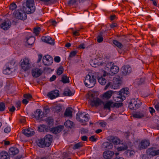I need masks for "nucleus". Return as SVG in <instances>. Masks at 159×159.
Masks as SVG:
<instances>
[{
    "mask_svg": "<svg viewBox=\"0 0 159 159\" xmlns=\"http://www.w3.org/2000/svg\"><path fill=\"white\" fill-rule=\"evenodd\" d=\"M46 122L50 126L52 125L53 124L54 120L51 117H48L46 120Z\"/></svg>",
    "mask_w": 159,
    "mask_h": 159,
    "instance_id": "38",
    "label": "nucleus"
},
{
    "mask_svg": "<svg viewBox=\"0 0 159 159\" xmlns=\"http://www.w3.org/2000/svg\"><path fill=\"white\" fill-rule=\"evenodd\" d=\"M127 148V147L125 145H123L120 146L118 148H117V150L118 151H123L126 150Z\"/></svg>",
    "mask_w": 159,
    "mask_h": 159,
    "instance_id": "50",
    "label": "nucleus"
},
{
    "mask_svg": "<svg viewBox=\"0 0 159 159\" xmlns=\"http://www.w3.org/2000/svg\"><path fill=\"white\" fill-rule=\"evenodd\" d=\"M114 154V152L111 151H105L103 154L104 159H111Z\"/></svg>",
    "mask_w": 159,
    "mask_h": 159,
    "instance_id": "20",
    "label": "nucleus"
},
{
    "mask_svg": "<svg viewBox=\"0 0 159 159\" xmlns=\"http://www.w3.org/2000/svg\"><path fill=\"white\" fill-rule=\"evenodd\" d=\"M70 29H71L72 31V34L74 36H78L80 35V34L79 33V32L80 30H76L75 31H74L73 28H71Z\"/></svg>",
    "mask_w": 159,
    "mask_h": 159,
    "instance_id": "45",
    "label": "nucleus"
},
{
    "mask_svg": "<svg viewBox=\"0 0 159 159\" xmlns=\"http://www.w3.org/2000/svg\"><path fill=\"white\" fill-rule=\"evenodd\" d=\"M43 63L46 66H49L53 63V60L52 57L48 55L44 56L43 59Z\"/></svg>",
    "mask_w": 159,
    "mask_h": 159,
    "instance_id": "10",
    "label": "nucleus"
},
{
    "mask_svg": "<svg viewBox=\"0 0 159 159\" xmlns=\"http://www.w3.org/2000/svg\"><path fill=\"white\" fill-rule=\"evenodd\" d=\"M121 85L120 82L116 78H114L112 82H109L106 85L105 89H107L108 88L113 89H116L119 88Z\"/></svg>",
    "mask_w": 159,
    "mask_h": 159,
    "instance_id": "5",
    "label": "nucleus"
},
{
    "mask_svg": "<svg viewBox=\"0 0 159 159\" xmlns=\"http://www.w3.org/2000/svg\"><path fill=\"white\" fill-rule=\"evenodd\" d=\"M89 140L91 141L94 142L96 140L94 136H92L89 137Z\"/></svg>",
    "mask_w": 159,
    "mask_h": 159,
    "instance_id": "56",
    "label": "nucleus"
},
{
    "mask_svg": "<svg viewBox=\"0 0 159 159\" xmlns=\"http://www.w3.org/2000/svg\"><path fill=\"white\" fill-rule=\"evenodd\" d=\"M76 119L82 125H87L86 122L89 120V115L88 114H86L85 112H80L77 114Z\"/></svg>",
    "mask_w": 159,
    "mask_h": 159,
    "instance_id": "4",
    "label": "nucleus"
},
{
    "mask_svg": "<svg viewBox=\"0 0 159 159\" xmlns=\"http://www.w3.org/2000/svg\"><path fill=\"white\" fill-rule=\"evenodd\" d=\"M52 140V135L48 134L46 135L43 139H38L36 141V143L40 148L49 147L51 144Z\"/></svg>",
    "mask_w": 159,
    "mask_h": 159,
    "instance_id": "2",
    "label": "nucleus"
},
{
    "mask_svg": "<svg viewBox=\"0 0 159 159\" xmlns=\"http://www.w3.org/2000/svg\"><path fill=\"white\" fill-rule=\"evenodd\" d=\"M123 75L129 74L132 71V69L129 65H125L123 66L121 69Z\"/></svg>",
    "mask_w": 159,
    "mask_h": 159,
    "instance_id": "11",
    "label": "nucleus"
},
{
    "mask_svg": "<svg viewBox=\"0 0 159 159\" xmlns=\"http://www.w3.org/2000/svg\"><path fill=\"white\" fill-rule=\"evenodd\" d=\"M11 68L8 67L4 70L3 71V73L5 74H9L10 72Z\"/></svg>",
    "mask_w": 159,
    "mask_h": 159,
    "instance_id": "52",
    "label": "nucleus"
},
{
    "mask_svg": "<svg viewBox=\"0 0 159 159\" xmlns=\"http://www.w3.org/2000/svg\"><path fill=\"white\" fill-rule=\"evenodd\" d=\"M24 97L25 98L28 99H30L32 98L31 95L29 94H25L24 95Z\"/></svg>",
    "mask_w": 159,
    "mask_h": 159,
    "instance_id": "54",
    "label": "nucleus"
},
{
    "mask_svg": "<svg viewBox=\"0 0 159 159\" xmlns=\"http://www.w3.org/2000/svg\"><path fill=\"white\" fill-rule=\"evenodd\" d=\"M59 95V91L58 90H55L49 92L48 96L51 99H53L58 97Z\"/></svg>",
    "mask_w": 159,
    "mask_h": 159,
    "instance_id": "15",
    "label": "nucleus"
},
{
    "mask_svg": "<svg viewBox=\"0 0 159 159\" xmlns=\"http://www.w3.org/2000/svg\"><path fill=\"white\" fill-rule=\"evenodd\" d=\"M54 61L57 62H59L60 61V58L59 57H56L54 58Z\"/></svg>",
    "mask_w": 159,
    "mask_h": 159,
    "instance_id": "57",
    "label": "nucleus"
},
{
    "mask_svg": "<svg viewBox=\"0 0 159 159\" xmlns=\"http://www.w3.org/2000/svg\"><path fill=\"white\" fill-rule=\"evenodd\" d=\"M35 10L34 0H27L25 7L23 6V10L20 9L16 11L15 16L16 19L24 20L27 18V15L25 11L28 14H29L33 13Z\"/></svg>",
    "mask_w": 159,
    "mask_h": 159,
    "instance_id": "1",
    "label": "nucleus"
},
{
    "mask_svg": "<svg viewBox=\"0 0 159 159\" xmlns=\"http://www.w3.org/2000/svg\"><path fill=\"white\" fill-rule=\"evenodd\" d=\"M61 81L64 83H69L70 82L69 78L65 75L62 76Z\"/></svg>",
    "mask_w": 159,
    "mask_h": 159,
    "instance_id": "40",
    "label": "nucleus"
},
{
    "mask_svg": "<svg viewBox=\"0 0 159 159\" xmlns=\"http://www.w3.org/2000/svg\"><path fill=\"white\" fill-rule=\"evenodd\" d=\"M77 53V52L75 51H72L70 52V54L69 56L68 59L70 60L71 58L75 57Z\"/></svg>",
    "mask_w": 159,
    "mask_h": 159,
    "instance_id": "46",
    "label": "nucleus"
},
{
    "mask_svg": "<svg viewBox=\"0 0 159 159\" xmlns=\"http://www.w3.org/2000/svg\"><path fill=\"white\" fill-rule=\"evenodd\" d=\"M113 44L119 48H121L123 47V45L120 42L116 40L113 41Z\"/></svg>",
    "mask_w": 159,
    "mask_h": 159,
    "instance_id": "37",
    "label": "nucleus"
},
{
    "mask_svg": "<svg viewBox=\"0 0 159 159\" xmlns=\"http://www.w3.org/2000/svg\"><path fill=\"white\" fill-rule=\"evenodd\" d=\"M42 72L43 71L41 70L39 68H35L32 70V74L34 77L37 78L41 75Z\"/></svg>",
    "mask_w": 159,
    "mask_h": 159,
    "instance_id": "17",
    "label": "nucleus"
},
{
    "mask_svg": "<svg viewBox=\"0 0 159 159\" xmlns=\"http://www.w3.org/2000/svg\"><path fill=\"white\" fill-rule=\"evenodd\" d=\"M81 139L83 141H86L87 140L88 137L86 136H83L81 137Z\"/></svg>",
    "mask_w": 159,
    "mask_h": 159,
    "instance_id": "62",
    "label": "nucleus"
},
{
    "mask_svg": "<svg viewBox=\"0 0 159 159\" xmlns=\"http://www.w3.org/2000/svg\"><path fill=\"white\" fill-rule=\"evenodd\" d=\"M109 25L111 28H112L116 27L117 26V24L116 23H112Z\"/></svg>",
    "mask_w": 159,
    "mask_h": 159,
    "instance_id": "63",
    "label": "nucleus"
},
{
    "mask_svg": "<svg viewBox=\"0 0 159 159\" xmlns=\"http://www.w3.org/2000/svg\"><path fill=\"white\" fill-rule=\"evenodd\" d=\"M9 152L10 155L14 156L18 153L19 150L16 147H11L9 149Z\"/></svg>",
    "mask_w": 159,
    "mask_h": 159,
    "instance_id": "23",
    "label": "nucleus"
},
{
    "mask_svg": "<svg viewBox=\"0 0 159 159\" xmlns=\"http://www.w3.org/2000/svg\"><path fill=\"white\" fill-rule=\"evenodd\" d=\"M63 126H59L52 129V131L54 134H56L60 132L63 128Z\"/></svg>",
    "mask_w": 159,
    "mask_h": 159,
    "instance_id": "26",
    "label": "nucleus"
},
{
    "mask_svg": "<svg viewBox=\"0 0 159 159\" xmlns=\"http://www.w3.org/2000/svg\"><path fill=\"white\" fill-rule=\"evenodd\" d=\"M45 127L44 125H40L38 127V130L40 132H42L44 131V129Z\"/></svg>",
    "mask_w": 159,
    "mask_h": 159,
    "instance_id": "48",
    "label": "nucleus"
},
{
    "mask_svg": "<svg viewBox=\"0 0 159 159\" xmlns=\"http://www.w3.org/2000/svg\"><path fill=\"white\" fill-rule=\"evenodd\" d=\"M56 78V76H55V75H53L50 78V80L51 81H54L55 80Z\"/></svg>",
    "mask_w": 159,
    "mask_h": 159,
    "instance_id": "64",
    "label": "nucleus"
},
{
    "mask_svg": "<svg viewBox=\"0 0 159 159\" xmlns=\"http://www.w3.org/2000/svg\"><path fill=\"white\" fill-rule=\"evenodd\" d=\"M41 30V29L39 27L35 28L34 29V33L36 35H38Z\"/></svg>",
    "mask_w": 159,
    "mask_h": 159,
    "instance_id": "47",
    "label": "nucleus"
},
{
    "mask_svg": "<svg viewBox=\"0 0 159 159\" xmlns=\"http://www.w3.org/2000/svg\"><path fill=\"white\" fill-rule=\"evenodd\" d=\"M42 40L43 41L50 44L53 45L54 42L52 38L48 36H43L42 37Z\"/></svg>",
    "mask_w": 159,
    "mask_h": 159,
    "instance_id": "18",
    "label": "nucleus"
},
{
    "mask_svg": "<svg viewBox=\"0 0 159 159\" xmlns=\"http://www.w3.org/2000/svg\"><path fill=\"white\" fill-rule=\"evenodd\" d=\"M5 109V105L3 102L0 103V111H3Z\"/></svg>",
    "mask_w": 159,
    "mask_h": 159,
    "instance_id": "49",
    "label": "nucleus"
},
{
    "mask_svg": "<svg viewBox=\"0 0 159 159\" xmlns=\"http://www.w3.org/2000/svg\"><path fill=\"white\" fill-rule=\"evenodd\" d=\"M64 70L63 67L62 66H60L57 69V73L58 75H60L63 73Z\"/></svg>",
    "mask_w": 159,
    "mask_h": 159,
    "instance_id": "43",
    "label": "nucleus"
},
{
    "mask_svg": "<svg viewBox=\"0 0 159 159\" xmlns=\"http://www.w3.org/2000/svg\"><path fill=\"white\" fill-rule=\"evenodd\" d=\"M30 61L27 58H24L20 61V66L21 68L25 71L29 69L30 66Z\"/></svg>",
    "mask_w": 159,
    "mask_h": 159,
    "instance_id": "7",
    "label": "nucleus"
},
{
    "mask_svg": "<svg viewBox=\"0 0 159 159\" xmlns=\"http://www.w3.org/2000/svg\"><path fill=\"white\" fill-rule=\"evenodd\" d=\"M16 7L17 6L16 4L14 3H13L10 5L9 8L10 10H13L16 9Z\"/></svg>",
    "mask_w": 159,
    "mask_h": 159,
    "instance_id": "51",
    "label": "nucleus"
},
{
    "mask_svg": "<svg viewBox=\"0 0 159 159\" xmlns=\"http://www.w3.org/2000/svg\"><path fill=\"white\" fill-rule=\"evenodd\" d=\"M11 128L9 127H6L4 129V131L5 133H8L11 131Z\"/></svg>",
    "mask_w": 159,
    "mask_h": 159,
    "instance_id": "55",
    "label": "nucleus"
},
{
    "mask_svg": "<svg viewBox=\"0 0 159 159\" xmlns=\"http://www.w3.org/2000/svg\"><path fill=\"white\" fill-rule=\"evenodd\" d=\"M64 124L66 127L71 128L73 125V123L72 121L68 120L64 122Z\"/></svg>",
    "mask_w": 159,
    "mask_h": 159,
    "instance_id": "36",
    "label": "nucleus"
},
{
    "mask_svg": "<svg viewBox=\"0 0 159 159\" xmlns=\"http://www.w3.org/2000/svg\"><path fill=\"white\" fill-rule=\"evenodd\" d=\"M149 111L152 114L155 112V110L154 108L152 107H149Z\"/></svg>",
    "mask_w": 159,
    "mask_h": 159,
    "instance_id": "61",
    "label": "nucleus"
},
{
    "mask_svg": "<svg viewBox=\"0 0 159 159\" xmlns=\"http://www.w3.org/2000/svg\"><path fill=\"white\" fill-rule=\"evenodd\" d=\"M63 95L65 96H70L73 95V93L70 90L68 89H66L64 92Z\"/></svg>",
    "mask_w": 159,
    "mask_h": 159,
    "instance_id": "35",
    "label": "nucleus"
},
{
    "mask_svg": "<svg viewBox=\"0 0 159 159\" xmlns=\"http://www.w3.org/2000/svg\"><path fill=\"white\" fill-rule=\"evenodd\" d=\"M96 61H97L96 60H92L90 62V64L93 67H96V65H98L97 62H96Z\"/></svg>",
    "mask_w": 159,
    "mask_h": 159,
    "instance_id": "53",
    "label": "nucleus"
},
{
    "mask_svg": "<svg viewBox=\"0 0 159 159\" xmlns=\"http://www.w3.org/2000/svg\"><path fill=\"white\" fill-rule=\"evenodd\" d=\"M44 111L46 114L48 113L49 111V107H44Z\"/></svg>",
    "mask_w": 159,
    "mask_h": 159,
    "instance_id": "58",
    "label": "nucleus"
},
{
    "mask_svg": "<svg viewBox=\"0 0 159 159\" xmlns=\"http://www.w3.org/2000/svg\"><path fill=\"white\" fill-rule=\"evenodd\" d=\"M119 71V67L116 66H114L113 65L110 71V73H109L110 74H111V75H114L117 73Z\"/></svg>",
    "mask_w": 159,
    "mask_h": 159,
    "instance_id": "28",
    "label": "nucleus"
},
{
    "mask_svg": "<svg viewBox=\"0 0 159 159\" xmlns=\"http://www.w3.org/2000/svg\"><path fill=\"white\" fill-rule=\"evenodd\" d=\"M121 103H114L111 101H108L104 105V108L110 110L111 107H119L122 105Z\"/></svg>",
    "mask_w": 159,
    "mask_h": 159,
    "instance_id": "9",
    "label": "nucleus"
},
{
    "mask_svg": "<svg viewBox=\"0 0 159 159\" xmlns=\"http://www.w3.org/2000/svg\"><path fill=\"white\" fill-rule=\"evenodd\" d=\"M147 155L149 156L153 157L156 155V150L153 148H148L146 150Z\"/></svg>",
    "mask_w": 159,
    "mask_h": 159,
    "instance_id": "21",
    "label": "nucleus"
},
{
    "mask_svg": "<svg viewBox=\"0 0 159 159\" xmlns=\"http://www.w3.org/2000/svg\"><path fill=\"white\" fill-rule=\"evenodd\" d=\"M0 159H10L9 156L5 151H2L0 153Z\"/></svg>",
    "mask_w": 159,
    "mask_h": 159,
    "instance_id": "29",
    "label": "nucleus"
},
{
    "mask_svg": "<svg viewBox=\"0 0 159 159\" xmlns=\"http://www.w3.org/2000/svg\"><path fill=\"white\" fill-rule=\"evenodd\" d=\"M87 98L88 101H90V103H92L96 98L94 94L91 93L88 94Z\"/></svg>",
    "mask_w": 159,
    "mask_h": 159,
    "instance_id": "32",
    "label": "nucleus"
},
{
    "mask_svg": "<svg viewBox=\"0 0 159 159\" xmlns=\"http://www.w3.org/2000/svg\"><path fill=\"white\" fill-rule=\"evenodd\" d=\"M42 57V55L41 54H39L38 56V59L37 60V62L39 63L41 61Z\"/></svg>",
    "mask_w": 159,
    "mask_h": 159,
    "instance_id": "59",
    "label": "nucleus"
},
{
    "mask_svg": "<svg viewBox=\"0 0 159 159\" xmlns=\"http://www.w3.org/2000/svg\"><path fill=\"white\" fill-rule=\"evenodd\" d=\"M150 142L149 140H143L141 141L138 146V148L140 150L146 148L149 145Z\"/></svg>",
    "mask_w": 159,
    "mask_h": 159,
    "instance_id": "13",
    "label": "nucleus"
},
{
    "mask_svg": "<svg viewBox=\"0 0 159 159\" xmlns=\"http://www.w3.org/2000/svg\"><path fill=\"white\" fill-rule=\"evenodd\" d=\"M96 75L93 73H90L87 75L84 80L85 86L89 88L93 87L96 82Z\"/></svg>",
    "mask_w": 159,
    "mask_h": 159,
    "instance_id": "3",
    "label": "nucleus"
},
{
    "mask_svg": "<svg viewBox=\"0 0 159 159\" xmlns=\"http://www.w3.org/2000/svg\"><path fill=\"white\" fill-rule=\"evenodd\" d=\"M98 82L102 85H104L107 83V80L102 76L98 78Z\"/></svg>",
    "mask_w": 159,
    "mask_h": 159,
    "instance_id": "34",
    "label": "nucleus"
},
{
    "mask_svg": "<svg viewBox=\"0 0 159 159\" xmlns=\"http://www.w3.org/2000/svg\"><path fill=\"white\" fill-rule=\"evenodd\" d=\"M72 116V111L69 108L66 109L64 114V117H71Z\"/></svg>",
    "mask_w": 159,
    "mask_h": 159,
    "instance_id": "31",
    "label": "nucleus"
},
{
    "mask_svg": "<svg viewBox=\"0 0 159 159\" xmlns=\"http://www.w3.org/2000/svg\"><path fill=\"white\" fill-rule=\"evenodd\" d=\"M102 102L100 99L96 98L90 104L92 106H97L101 105Z\"/></svg>",
    "mask_w": 159,
    "mask_h": 159,
    "instance_id": "24",
    "label": "nucleus"
},
{
    "mask_svg": "<svg viewBox=\"0 0 159 159\" xmlns=\"http://www.w3.org/2000/svg\"><path fill=\"white\" fill-rule=\"evenodd\" d=\"M141 103V102H138L135 99H133L130 102L129 107L131 110H135L139 107Z\"/></svg>",
    "mask_w": 159,
    "mask_h": 159,
    "instance_id": "8",
    "label": "nucleus"
},
{
    "mask_svg": "<svg viewBox=\"0 0 159 159\" xmlns=\"http://www.w3.org/2000/svg\"><path fill=\"white\" fill-rule=\"evenodd\" d=\"M62 110L61 107L60 105H57L54 107V111L55 112L58 113Z\"/></svg>",
    "mask_w": 159,
    "mask_h": 159,
    "instance_id": "42",
    "label": "nucleus"
},
{
    "mask_svg": "<svg viewBox=\"0 0 159 159\" xmlns=\"http://www.w3.org/2000/svg\"><path fill=\"white\" fill-rule=\"evenodd\" d=\"M113 92L112 91H108L105 93L103 95V98L108 99H109L111 96Z\"/></svg>",
    "mask_w": 159,
    "mask_h": 159,
    "instance_id": "27",
    "label": "nucleus"
},
{
    "mask_svg": "<svg viewBox=\"0 0 159 159\" xmlns=\"http://www.w3.org/2000/svg\"><path fill=\"white\" fill-rule=\"evenodd\" d=\"M104 150L110 149L113 148V145L110 142H106L103 143L101 146Z\"/></svg>",
    "mask_w": 159,
    "mask_h": 159,
    "instance_id": "19",
    "label": "nucleus"
},
{
    "mask_svg": "<svg viewBox=\"0 0 159 159\" xmlns=\"http://www.w3.org/2000/svg\"><path fill=\"white\" fill-rule=\"evenodd\" d=\"M83 146V143L81 142H79L75 144L73 148L75 150L80 148Z\"/></svg>",
    "mask_w": 159,
    "mask_h": 159,
    "instance_id": "39",
    "label": "nucleus"
},
{
    "mask_svg": "<svg viewBox=\"0 0 159 159\" xmlns=\"http://www.w3.org/2000/svg\"><path fill=\"white\" fill-rule=\"evenodd\" d=\"M35 40V38L33 36H31L29 38L27 39V42L29 45H32Z\"/></svg>",
    "mask_w": 159,
    "mask_h": 159,
    "instance_id": "33",
    "label": "nucleus"
},
{
    "mask_svg": "<svg viewBox=\"0 0 159 159\" xmlns=\"http://www.w3.org/2000/svg\"><path fill=\"white\" fill-rule=\"evenodd\" d=\"M144 116L143 113L140 111H137L133 114V116L135 118H140Z\"/></svg>",
    "mask_w": 159,
    "mask_h": 159,
    "instance_id": "30",
    "label": "nucleus"
},
{
    "mask_svg": "<svg viewBox=\"0 0 159 159\" xmlns=\"http://www.w3.org/2000/svg\"><path fill=\"white\" fill-rule=\"evenodd\" d=\"M11 25V23L9 20H4L0 25V27L2 29L6 30L10 28Z\"/></svg>",
    "mask_w": 159,
    "mask_h": 159,
    "instance_id": "14",
    "label": "nucleus"
},
{
    "mask_svg": "<svg viewBox=\"0 0 159 159\" xmlns=\"http://www.w3.org/2000/svg\"><path fill=\"white\" fill-rule=\"evenodd\" d=\"M109 139L114 145H117L120 144V140L117 137L110 136L109 137Z\"/></svg>",
    "mask_w": 159,
    "mask_h": 159,
    "instance_id": "25",
    "label": "nucleus"
},
{
    "mask_svg": "<svg viewBox=\"0 0 159 159\" xmlns=\"http://www.w3.org/2000/svg\"><path fill=\"white\" fill-rule=\"evenodd\" d=\"M135 152L134 150H128L127 151L126 154L129 157H131L134 155Z\"/></svg>",
    "mask_w": 159,
    "mask_h": 159,
    "instance_id": "44",
    "label": "nucleus"
},
{
    "mask_svg": "<svg viewBox=\"0 0 159 159\" xmlns=\"http://www.w3.org/2000/svg\"><path fill=\"white\" fill-rule=\"evenodd\" d=\"M106 33V31L102 30L99 33V34L97 37V40L98 43L102 42L103 40V37L105 35V33Z\"/></svg>",
    "mask_w": 159,
    "mask_h": 159,
    "instance_id": "22",
    "label": "nucleus"
},
{
    "mask_svg": "<svg viewBox=\"0 0 159 159\" xmlns=\"http://www.w3.org/2000/svg\"><path fill=\"white\" fill-rule=\"evenodd\" d=\"M43 113L40 109H37L34 112L32 115V117L35 118H41L43 117Z\"/></svg>",
    "mask_w": 159,
    "mask_h": 159,
    "instance_id": "16",
    "label": "nucleus"
},
{
    "mask_svg": "<svg viewBox=\"0 0 159 159\" xmlns=\"http://www.w3.org/2000/svg\"><path fill=\"white\" fill-rule=\"evenodd\" d=\"M127 88H125L122 89L119 92L118 96L117 97L120 98V100L123 101L125 99V97L127 96L129 94V92Z\"/></svg>",
    "mask_w": 159,
    "mask_h": 159,
    "instance_id": "6",
    "label": "nucleus"
},
{
    "mask_svg": "<svg viewBox=\"0 0 159 159\" xmlns=\"http://www.w3.org/2000/svg\"><path fill=\"white\" fill-rule=\"evenodd\" d=\"M76 0H70L68 2V4L73 5L76 3Z\"/></svg>",
    "mask_w": 159,
    "mask_h": 159,
    "instance_id": "60",
    "label": "nucleus"
},
{
    "mask_svg": "<svg viewBox=\"0 0 159 159\" xmlns=\"http://www.w3.org/2000/svg\"><path fill=\"white\" fill-rule=\"evenodd\" d=\"M22 133L26 136L30 137L33 135L35 134V132L32 128H29L23 129L22 130Z\"/></svg>",
    "mask_w": 159,
    "mask_h": 159,
    "instance_id": "12",
    "label": "nucleus"
},
{
    "mask_svg": "<svg viewBox=\"0 0 159 159\" xmlns=\"http://www.w3.org/2000/svg\"><path fill=\"white\" fill-rule=\"evenodd\" d=\"M113 65V63L112 62H110L107 63L106 65L105 69L110 72Z\"/></svg>",
    "mask_w": 159,
    "mask_h": 159,
    "instance_id": "41",
    "label": "nucleus"
}]
</instances>
